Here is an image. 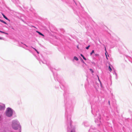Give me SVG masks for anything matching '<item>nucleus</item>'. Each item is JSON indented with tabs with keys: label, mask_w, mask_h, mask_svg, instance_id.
I'll use <instances>...</instances> for the list:
<instances>
[{
	"label": "nucleus",
	"mask_w": 132,
	"mask_h": 132,
	"mask_svg": "<svg viewBox=\"0 0 132 132\" xmlns=\"http://www.w3.org/2000/svg\"><path fill=\"white\" fill-rule=\"evenodd\" d=\"M12 126L13 128L15 130H17L20 128L19 123L16 121H13L12 122Z\"/></svg>",
	"instance_id": "obj_1"
},
{
	"label": "nucleus",
	"mask_w": 132,
	"mask_h": 132,
	"mask_svg": "<svg viewBox=\"0 0 132 132\" xmlns=\"http://www.w3.org/2000/svg\"><path fill=\"white\" fill-rule=\"evenodd\" d=\"M13 113V111L10 108L7 109L6 112V115L8 117H10L12 116Z\"/></svg>",
	"instance_id": "obj_2"
},
{
	"label": "nucleus",
	"mask_w": 132,
	"mask_h": 132,
	"mask_svg": "<svg viewBox=\"0 0 132 132\" xmlns=\"http://www.w3.org/2000/svg\"><path fill=\"white\" fill-rule=\"evenodd\" d=\"M5 108V105L3 104L2 105H0V110L4 109Z\"/></svg>",
	"instance_id": "obj_3"
},
{
	"label": "nucleus",
	"mask_w": 132,
	"mask_h": 132,
	"mask_svg": "<svg viewBox=\"0 0 132 132\" xmlns=\"http://www.w3.org/2000/svg\"><path fill=\"white\" fill-rule=\"evenodd\" d=\"M111 65H110V64H109L108 68H109V70L110 72H111L112 70V69H111Z\"/></svg>",
	"instance_id": "obj_4"
},
{
	"label": "nucleus",
	"mask_w": 132,
	"mask_h": 132,
	"mask_svg": "<svg viewBox=\"0 0 132 132\" xmlns=\"http://www.w3.org/2000/svg\"><path fill=\"white\" fill-rule=\"evenodd\" d=\"M74 59L76 60V61H78V58L76 56H74L73 57Z\"/></svg>",
	"instance_id": "obj_5"
},
{
	"label": "nucleus",
	"mask_w": 132,
	"mask_h": 132,
	"mask_svg": "<svg viewBox=\"0 0 132 132\" xmlns=\"http://www.w3.org/2000/svg\"><path fill=\"white\" fill-rule=\"evenodd\" d=\"M0 21L6 24H7V23L6 22L0 19Z\"/></svg>",
	"instance_id": "obj_6"
},
{
	"label": "nucleus",
	"mask_w": 132,
	"mask_h": 132,
	"mask_svg": "<svg viewBox=\"0 0 132 132\" xmlns=\"http://www.w3.org/2000/svg\"><path fill=\"white\" fill-rule=\"evenodd\" d=\"M37 32L39 35H41L43 36H44V35L43 34H42V33H41V32H39V31H37Z\"/></svg>",
	"instance_id": "obj_7"
},
{
	"label": "nucleus",
	"mask_w": 132,
	"mask_h": 132,
	"mask_svg": "<svg viewBox=\"0 0 132 132\" xmlns=\"http://www.w3.org/2000/svg\"><path fill=\"white\" fill-rule=\"evenodd\" d=\"M105 51H106V52L105 53V55H106V58L108 60V57H107V55H106V53H107V52H106V47H105Z\"/></svg>",
	"instance_id": "obj_8"
},
{
	"label": "nucleus",
	"mask_w": 132,
	"mask_h": 132,
	"mask_svg": "<svg viewBox=\"0 0 132 132\" xmlns=\"http://www.w3.org/2000/svg\"><path fill=\"white\" fill-rule=\"evenodd\" d=\"M75 128H73L72 129L71 132H75Z\"/></svg>",
	"instance_id": "obj_9"
},
{
	"label": "nucleus",
	"mask_w": 132,
	"mask_h": 132,
	"mask_svg": "<svg viewBox=\"0 0 132 132\" xmlns=\"http://www.w3.org/2000/svg\"><path fill=\"white\" fill-rule=\"evenodd\" d=\"M94 53V50H93L92 51V52L90 54V55H92V54Z\"/></svg>",
	"instance_id": "obj_10"
},
{
	"label": "nucleus",
	"mask_w": 132,
	"mask_h": 132,
	"mask_svg": "<svg viewBox=\"0 0 132 132\" xmlns=\"http://www.w3.org/2000/svg\"><path fill=\"white\" fill-rule=\"evenodd\" d=\"M90 46L89 45H88V46L87 47H86V49L88 50L89 49V47H90Z\"/></svg>",
	"instance_id": "obj_11"
},
{
	"label": "nucleus",
	"mask_w": 132,
	"mask_h": 132,
	"mask_svg": "<svg viewBox=\"0 0 132 132\" xmlns=\"http://www.w3.org/2000/svg\"><path fill=\"white\" fill-rule=\"evenodd\" d=\"M0 32H1L2 33H3L5 34H8L7 33H5L4 32H3V31H0Z\"/></svg>",
	"instance_id": "obj_12"
},
{
	"label": "nucleus",
	"mask_w": 132,
	"mask_h": 132,
	"mask_svg": "<svg viewBox=\"0 0 132 132\" xmlns=\"http://www.w3.org/2000/svg\"><path fill=\"white\" fill-rule=\"evenodd\" d=\"M92 72V73H93L94 72V71L93 70L91 69H89Z\"/></svg>",
	"instance_id": "obj_13"
},
{
	"label": "nucleus",
	"mask_w": 132,
	"mask_h": 132,
	"mask_svg": "<svg viewBox=\"0 0 132 132\" xmlns=\"http://www.w3.org/2000/svg\"><path fill=\"white\" fill-rule=\"evenodd\" d=\"M82 57H83V58L84 60H86V59L84 56H82Z\"/></svg>",
	"instance_id": "obj_14"
},
{
	"label": "nucleus",
	"mask_w": 132,
	"mask_h": 132,
	"mask_svg": "<svg viewBox=\"0 0 132 132\" xmlns=\"http://www.w3.org/2000/svg\"><path fill=\"white\" fill-rule=\"evenodd\" d=\"M2 15L4 18L5 17V16H6L3 13H2Z\"/></svg>",
	"instance_id": "obj_15"
},
{
	"label": "nucleus",
	"mask_w": 132,
	"mask_h": 132,
	"mask_svg": "<svg viewBox=\"0 0 132 132\" xmlns=\"http://www.w3.org/2000/svg\"><path fill=\"white\" fill-rule=\"evenodd\" d=\"M2 15L4 18L5 17V16H6L3 13H2Z\"/></svg>",
	"instance_id": "obj_16"
},
{
	"label": "nucleus",
	"mask_w": 132,
	"mask_h": 132,
	"mask_svg": "<svg viewBox=\"0 0 132 132\" xmlns=\"http://www.w3.org/2000/svg\"><path fill=\"white\" fill-rule=\"evenodd\" d=\"M4 18H5L7 20H9V19L6 16H5V17Z\"/></svg>",
	"instance_id": "obj_17"
},
{
	"label": "nucleus",
	"mask_w": 132,
	"mask_h": 132,
	"mask_svg": "<svg viewBox=\"0 0 132 132\" xmlns=\"http://www.w3.org/2000/svg\"><path fill=\"white\" fill-rule=\"evenodd\" d=\"M4 18H5L7 20H9V19L6 16H5V17Z\"/></svg>",
	"instance_id": "obj_18"
},
{
	"label": "nucleus",
	"mask_w": 132,
	"mask_h": 132,
	"mask_svg": "<svg viewBox=\"0 0 132 132\" xmlns=\"http://www.w3.org/2000/svg\"><path fill=\"white\" fill-rule=\"evenodd\" d=\"M35 51L37 52V53H39V52L37 51L36 50H35Z\"/></svg>",
	"instance_id": "obj_19"
},
{
	"label": "nucleus",
	"mask_w": 132,
	"mask_h": 132,
	"mask_svg": "<svg viewBox=\"0 0 132 132\" xmlns=\"http://www.w3.org/2000/svg\"><path fill=\"white\" fill-rule=\"evenodd\" d=\"M80 55H81V56H82V57L84 56H83V55L82 54H80Z\"/></svg>",
	"instance_id": "obj_20"
},
{
	"label": "nucleus",
	"mask_w": 132,
	"mask_h": 132,
	"mask_svg": "<svg viewBox=\"0 0 132 132\" xmlns=\"http://www.w3.org/2000/svg\"><path fill=\"white\" fill-rule=\"evenodd\" d=\"M3 39L2 38H1V37H0V40H2V39Z\"/></svg>",
	"instance_id": "obj_21"
},
{
	"label": "nucleus",
	"mask_w": 132,
	"mask_h": 132,
	"mask_svg": "<svg viewBox=\"0 0 132 132\" xmlns=\"http://www.w3.org/2000/svg\"><path fill=\"white\" fill-rule=\"evenodd\" d=\"M31 47L34 50H35H35H36V49H35V48H33L32 47Z\"/></svg>",
	"instance_id": "obj_22"
},
{
	"label": "nucleus",
	"mask_w": 132,
	"mask_h": 132,
	"mask_svg": "<svg viewBox=\"0 0 132 132\" xmlns=\"http://www.w3.org/2000/svg\"><path fill=\"white\" fill-rule=\"evenodd\" d=\"M95 55H96V56L98 55V54H95Z\"/></svg>",
	"instance_id": "obj_23"
},
{
	"label": "nucleus",
	"mask_w": 132,
	"mask_h": 132,
	"mask_svg": "<svg viewBox=\"0 0 132 132\" xmlns=\"http://www.w3.org/2000/svg\"><path fill=\"white\" fill-rule=\"evenodd\" d=\"M109 105H110V102L109 101Z\"/></svg>",
	"instance_id": "obj_24"
},
{
	"label": "nucleus",
	"mask_w": 132,
	"mask_h": 132,
	"mask_svg": "<svg viewBox=\"0 0 132 132\" xmlns=\"http://www.w3.org/2000/svg\"><path fill=\"white\" fill-rule=\"evenodd\" d=\"M98 80H99V81H100V83L101 84V81H100V80H99V78H98Z\"/></svg>",
	"instance_id": "obj_25"
},
{
	"label": "nucleus",
	"mask_w": 132,
	"mask_h": 132,
	"mask_svg": "<svg viewBox=\"0 0 132 132\" xmlns=\"http://www.w3.org/2000/svg\"><path fill=\"white\" fill-rule=\"evenodd\" d=\"M26 45L27 47V46L26 45Z\"/></svg>",
	"instance_id": "obj_26"
}]
</instances>
